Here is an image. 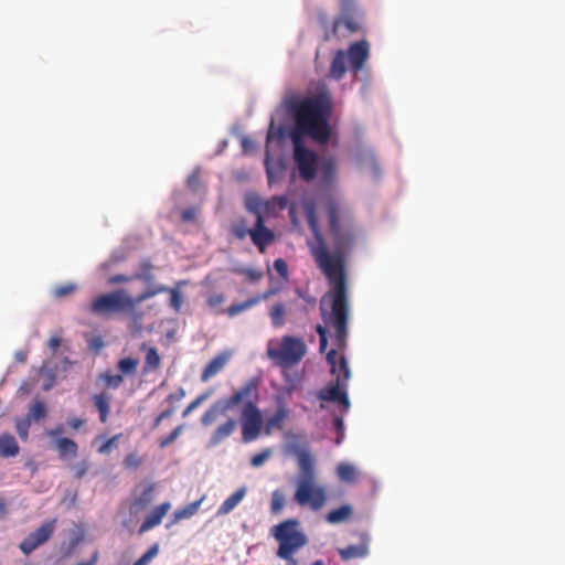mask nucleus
Masks as SVG:
<instances>
[{"instance_id": "obj_27", "label": "nucleus", "mask_w": 565, "mask_h": 565, "mask_svg": "<svg viewBox=\"0 0 565 565\" xmlns=\"http://www.w3.org/2000/svg\"><path fill=\"white\" fill-rule=\"evenodd\" d=\"M271 324L275 328H281L285 323L286 307L282 302H276L269 310Z\"/></svg>"}, {"instance_id": "obj_9", "label": "nucleus", "mask_w": 565, "mask_h": 565, "mask_svg": "<svg viewBox=\"0 0 565 565\" xmlns=\"http://www.w3.org/2000/svg\"><path fill=\"white\" fill-rule=\"evenodd\" d=\"M294 159L301 180L305 182H311L318 174V166L320 162L318 154L306 148L297 138H295Z\"/></svg>"}, {"instance_id": "obj_20", "label": "nucleus", "mask_w": 565, "mask_h": 565, "mask_svg": "<svg viewBox=\"0 0 565 565\" xmlns=\"http://www.w3.org/2000/svg\"><path fill=\"white\" fill-rule=\"evenodd\" d=\"M247 488L241 487L232 493L218 508L217 515H226L232 512L246 495Z\"/></svg>"}, {"instance_id": "obj_52", "label": "nucleus", "mask_w": 565, "mask_h": 565, "mask_svg": "<svg viewBox=\"0 0 565 565\" xmlns=\"http://www.w3.org/2000/svg\"><path fill=\"white\" fill-rule=\"evenodd\" d=\"M131 280H135V278H132V276L114 275L108 278V284L109 285L124 284V282H128Z\"/></svg>"}, {"instance_id": "obj_12", "label": "nucleus", "mask_w": 565, "mask_h": 565, "mask_svg": "<svg viewBox=\"0 0 565 565\" xmlns=\"http://www.w3.org/2000/svg\"><path fill=\"white\" fill-rule=\"evenodd\" d=\"M345 55L351 71L356 74L369 57V43L364 39L353 43Z\"/></svg>"}, {"instance_id": "obj_2", "label": "nucleus", "mask_w": 565, "mask_h": 565, "mask_svg": "<svg viewBox=\"0 0 565 565\" xmlns=\"http://www.w3.org/2000/svg\"><path fill=\"white\" fill-rule=\"evenodd\" d=\"M259 402V381L249 379L243 386L233 392L228 397L221 398L213 403L202 415L203 426L213 424L218 416L226 415L234 407L239 408V424L242 429V440L245 444L256 440L264 426V418Z\"/></svg>"}, {"instance_id": "obj_53", "label": "nucleus", "mask_w": 565, "mask_h": 565, "mask_svg": "<svg viewBox=\"0 0 565 565\" xmlns=\"http://www.w3.org/2000/svg\"><path fill=\"white\" fill-rule=\"evenodd\" d=\"M277 292H278L277 288H269L266 291H264L263 294L255 296L254 298L257 299V305H258L260 301L271 298Z\"/></svg>"}, {"instance_id": "obj_28", "label": "nucleus", "mask_w": 565, "mask_h": 565, "mask_svg": "<svg viewBox=\"0 0 565 565\" xmlns=\"http://www.w3.org/2000/svg\"><path fill=\"white\" fill-rule=\"evenodd\" d=\"M288 198L286 195H276L269 200H265V211L267 215L275 213L276 211H282L287 207Z\"/></svg>"}, {"instance_id": "obj_35", "label": "nucleus", "mask_w": 565, "mask_h": 565, "mask_svg": "<svg viewBox=\"0 0 565 565\" xmlns=\"http://www.w3.org/2000/svg\"><path fill=\"white\" fill-rule=\"evenodd\" d=\"M159 544H152L149 550L139 557L132 565H149L152 559L159 554Z\"/></svg>"}, {"instance_id": "obj_23", "label": "nucleus", "mask_w": 565, "mask_h": 565, "mask_svg": "<svg viewBox=\"0 0 565 565\" xmlns=\"http://www.w3.org/2000/svg\"><path fill=\"white\" fill-rule=\"evenodd\" d=\"M55 448L61 459H66L68 457L74 458L78 450L77 444L73 439L66 437L57 438L55 441Z\"/></svg>"}, {"instance_id": "obj_39", "label": "nucleus", "mask_w": 565, "mask_h": 565, "mask_svg": "<svg viewBox=\"0 0 565 565\" xmlns=\"http://www.w3.org/2000/svg\"><path fill=\"white\" fill-rule=\"evenodd\" d=\"M100 377L104 380L106 385L111 388H118L124 382L121 374L104 373L100 375Z\"/></svg>"}, {"instance_id": "obj_38", "label": "nucleus", "mask_w": 565, "mask_h": 565, "mask_svg": "<svg viewBox=\"0 0 565 565\" xmlns=\"http://www.w3.org/2000/svg\"><path fill=\"white\" fill-rule=\"evenodd\" d=\"M340 358H344L343 355H339L335 349H331L327 353V361L331 367L332 374H340Z\"/></svg>"}, {"instance_id": "obj_10", "label": "nucleus", "mask_w": 565, "mask_h": 565, "mask_svg": "<svg viewBox=\"0 0 565 565\" xmlns=\"http://www.w3.org/2000/svg\"><path fill=\"white\" fill-rule=\"evenodd\" d=\"M54 521L43 523L34 532L30 533L20 544V550L24 554H30L40 545L45 543L53 534Z\"/></svg>"}, {"instance_id": "obj_47", "label": "nucleus", "mask_w": 565, "mask_h": 565, "mask_svg": "<svg viewBox=\"0 0 565 565\" xmlns=\"http://www.w3.org/2000/svg\"><path fill=\"white\" fill-rule=\"evenodd\" d=\"M87 469L88 465L86 461H82L72 466V472L76 479H82L86 475Z\"/></svg>"}, {"instance_id": "obj_42", "label": "nucleus", "mask_w": 565, "mask_h": 565, "mask_svg": "<svg viewBox=\"0 0 565 565\" xmlns=\"http://www.w3.org/2000/svg\"><path fill=\"white\" fill-rule=\"evenodd\" d=\"M76 289V286L72 282H68V284H65V285H61V286H57L54 291H53V295L55 298H64L66 296H70L71 294H73Z\"/></svg>"}, {"instance_id": "obj_25", "label": "nucleus", "mask_w": 565, "mask_h": 565, "mask_svg": "<svg viewBox=\"0 0 565 565\" xmlns=\"http://www.w3.org/2000/svg\"><path fill=\"white\" fill-rule=\"evenodd\" d=\"M246 210L254 214L256 220L258 217H264L267 215V211H265V200L256 194L248 195L245 201Z\"/></svg>"}, {"instance_id": "obj_6", "label": "nucleus", "mask_w": 565, "mask_h": 565, "mask_svg": "<svg viewBox=\"0 0 565 565\" xmlns=\"http://www.w3.org/2000/svg\"><path fill=\"white\" fill-rule=\"evenodd\" d=\"M300 522L296 519H288L273 529V535L279 546L276 555L279 558H289L298 550L307 545L308 537L299 530Z\"/></svg>"}, {"instance_id": "obj_55", "label": "nucleus", "mask_w": 565, "mask_h": 565, "mask_svg": "<svg viewBox=\"0 0 565 565\" xmlns=\"http://www.w3.org/2000/svg\"><path fill=\"white\" fill-rule=\"evenodd\" d=\"M181 217L184 222H192L195 218V210L192 207L183 210Z\"/></svg>"}, {"instance_id": "obj_3", "label": "nucleus", "mask_w": 565, "mask_h": 565, "mask_svg": "<svg viewBox=\"0 0 565 565\" xmlns=\"http://www.w3.org/2000/svg\"><path fill=\"white\" fill-rule=\"evenodd\" d=\"M296 130L317 142L327 143L331 136L329 117L331 106L327 95L320 94L292 105Z\"/></svg>"}, {"instance_id": "obj_37", "label": "nucleus", "mask_w": 565, "mask_h": 565, "mask_svg": "<svg viewBox=\"0 0 565 565\" xmlns=\"http://www.w3.org/2000/svg\"><path fill=\"white\" fill-rule=\"evenodd\" d=\"M252 228H247L246 223L244 221L236 222L231 227V233L237 239H244L247 235L250 237Z\"/></svg>"}, {"instance_id": "obj_18", "label": "nucleus", "mask_w": 565, "mask_h": 565, "mask_svg": "<svg viewBox=\"0 0 565 565\" xmlns=\"http://www.w3.org/2000/svg\"><path fill=\"white\" fill-rule=\"evenodd\" d=\"M20 451L19 444L14 436L9 433L0 435V456L3 458L15 457Z\"/></svg>"}, {"instance_id": "obj_32", "label": "nucleus", "mask_w": 565, "mask_h": 565, "mask_svg": "<svg viewBox=\"0 0 565 565\" xmlns=\"http://www.w3.org/2000/svg\"><path fill=\"white\" fill-rule=\"evenodd\" d=\"M153 484L146 486L142 493L135 499L134 505L140 509L147 508L153 500Z\"/></svg>"}, {"instance_id": "obj_13", "label": "nucleus", "mask_w": 565, "mask_h": 565, "mask_svg": "<svg viewBox=\"0 0 565 565\" xmlns=\"http://www.w3.org/2000/svg\"><path fill=\"white\" fill-rule=\"evenodd\" d=\"M170 509H171L170 502H163V503L159 504L154 510H152L146 516V519L143 520V522L141 523V525L138 530V533L143 534V533L150 531L151 529L158 526L161 523L163 516L169 512Z\"/></svg>"}, {"instance_id": "obj_43", "label": "nucleus", "mask_w": 565, "mask_h": 565, "mask_svg": "<svg viewBox=\"0 0 565 565\" xmlns=\"http://www.w3.org/2000/svg\"><path fill=\"white\" fill-rule=\"evenodd\" d=\"M170 306L175 311H179L181 309L182 302H183V296L181 291L178 289H170Z\"/></svg>"}, {"instance_id": "obj_36", "label": "nucleus", "mask_w": 565, "mask_h": 565, "mask_svg": "<svg viewBox=\"0 0 565 565\" xmlns=\"http://www.w3.org/2000/svg\"><path fill=\"white\" fill-rule=\"evenodd\" d=\"M287 412L284 407H280L276 411V413L267 419L266 428L267 433L274 427H279L282 420L286 418Z\"/></svg>"}, {"instance_id": "obj_57", "label": "nucleus", "mask_w": 565, "mask_h": 565, "mask_svg": "<svg viewBox=\"0 0 565 565\" xmlns=\"http://www.w3.org/2000/svg\"><path fill=\"white\" fill-rule=\"evenodd\" d=\"M84 424V420L81 419V418H72L70 422H68V425L71 426L72 429L74 430H77L78 428L82 427V425Z\"/></svg>"}, {"instance_id": "obj_59", "label": "nucleus", "mask_w": 565, "mask_h": 565, "mask_svg": "<svg viewBox=\"0 0 565 565\" xmlns=\"http://www.w3.org/2000/svg\"><path fill=\"white\" fill-rule=\"evenodd\" d=\"M198 182H199V174L198 173L191 174L190 178L188 179V185L191 189H194L196 186Z\"/></svg>"}, {"instance_id": "obj_62", "label": "nucleus", "mask_w": 565, "mask_h": 565, "mask_svg": "<svg viewBox=\"0 0 565 565\" xmlns=\"http://www.w3.org/2000/svg\"><path fill=\"white\" fill-rule=\"evenodd\" d=\"M96 559H97V554H95V555L92 557V559H89L88 562L78 563V564H76V565H95Z\"/></svg>"}, {"instance_id": "obj_30", "label": "nucleus", "mask_w": 565, "mask_h": 565, "mask_svg": "<svg viewBox=\"0 0 565 565\" xmlns=\"http://www.w3.org/2000/svg\"><path fill=\"white\" fill-rule=\"evenodd\" d=\"M153 266L149 259H143L139 265V271L132 276V278L142 280L145 282H151L153 280L152 274Z\"/></svg>"}, {"instance_id": "obj_48", "label": "nucleus", "mask_w": 565, "mask_h": 565, "mask_svg": "<svg viewBox=\"0 0 565 565\" xmlns=\"http://www.w3.org/2000/svg\"><path fill=\"white\" fill-rule=\"evenodd\" d=\"M334 428L337 429L338 437H337V445H340L342 443L343 436H344V423L342 417L337 416L333 420Z\"/></svg>"}, {"instance_id": "obj_51", "label": "nucleus", "mask_w": 565, "mask_h": 565, "mask_svg": "<svg viewBox=\"0 0 565 565\" xmlns=\"http://www.w3.org/2000/svg\"><path fill=\"white\" fill-rule=\"evenodd\" d=\"M185 396V390L183 387H179L178 390H175L173 393L169 394L167 396V402L170 403V404H173L175 402H179L181 401L182 398H184Z\"/></svg>"}, {"instance_id": "obj_11", "label": "nucleus", "mask_w": 565, "mask_h": 565, "mask_svg": "<svg viewBox=\"0 0 565 565\" xmlns=\"http://www.w3.org/2000/svg\"><path fill=\"white\" fill-rule=\"evenodd\" d=\"M250 239L262 254L265 253L266 248L275 241V233L266 227L264 217L256 220L252 227Z\"/></svg>"}, {"instance_id": "obj_56", "label": "nucleus", "mask_w": 565, "mask_h": 565, "mask_svg": "<svg viewBox=\"0 0 565 565\" xmlns=\"http://www.w3.org/2000/svg\"><path fill=\"white\" fill-rule=\"evenodd\" d=\"M17 430H18L19 436L22 439H26V437H28V425H23V424L19 423L17 425Z\"/></svg>"}, {"instance_id": "obj_63", "label": "nucleus", "mask_w": 565, "mask_h": 565, "mask_svg": "<svg viewBox=\"0 0 565 565\" xmlns=\"http://www.w3.org/2000/svg\"><path fill=\"white\" fill-rule=\"evenodd\" d=\"M284 559L287 561L286 565H298V561L294 557V555H290L289 558H284Z\"/></svg>"}, {"instance_id": "obj_24", "label": "nucleus", "mask_w": 565, "mask_h": 565, "mask_svg": "<svg viewBox=\"0 0 565 565\" xmlns=\"http://www.w3.org/2000/svg\"><path fill=\"white\" fill-rule=\"evenodd\" d=\"M347 55L344 51H338L333 56L330 66V76L334 79H341L347 72Z\"/></svg>"}, {"instance_id": "obj_22", "label": "nucleus", "mask_w": 565, "mask_h": 565, "mask_svg": "<svg viewBox=\"0 0 565 565\" xmlns=\"http://www.w3.org/2000/svg\"><path fill=\"white\" fill-rule=\"evenodd\" d=\"M353 515V508L350 504H342L341 507L331 510L326 515V521L330 524H340L349 521Z\"/></svg>"}, {"instance_id": "obj_14", "label": "nucleus", "mask_w": 565, "mask_h": 565, "mask_svg": "<svg viewBox=\"0 0 565 565\" xmlns=\"http://www.w3.org/2000/svg\"><path fill=\"white\" fill-rule=\"evenodd\" d=\"M237 420L235 418H227L223 424L218 425L215 430L212 433L209 446L215 447L222 444L226 438H228L236 429Z\"/></svg>"}, {"instance_id": "obj_5", "label": "nucleus", "mask_w": 565, "mask_h": 565, "mask_svg": "<svg viewBox=\"0 0 565 565\" xmlns=\"http://www.w3.org/2000/svg\"><path fill=\"white\" fill-rule=\"evenodd\" d=\"M168 290L164 286L159 287L154 290H147L136 298L130 297L126 290L118 289L111 292L103 294L97 296L90 303L89 310L96 316H110L114 313H120L130 311L136 308L137 305L145 300L153 297L158 292Z\"/></svg>"}, {"instance_id": "obj_21", "label": "nucleus", "mask_w": 565, "mask_h": 565, "mask_svg": "<svg viewBox=\"0 0 565 565\" xmlns=\"http://www.w3.org/2000/svg\"><path fill=\"white\" fill-rule=\"evenodd\" d=\"M338 553L343 561L363 558L369 554V545L367 542H361L356 545H349L347 547L339 548Z\"/></svg>"}, {"instance_id": "obj_41", "label": "nucleus", "mask_w": 565, "mask_h": 565, "mask_svg": "<svg viewBox=\"0 0 565 565\" xmlns=\"http://www.w3.org/2000/svg\"><path fill=\"white\" fill-rule=\"evenodd\" d=\"M45 413H46V409H45V405L43 402L41 401H36L32 404L31 408H30V416L34 419V420H40L42 419L44 416H45Z\"/></svg>"}, {"instance_id": "obj_33", "label": "nucleus", "mask_w": 565, "mask_h": 565, "mask_svg": "<svg viewBox=\"0 0 565 565\" xmlns=\"http://www.w3.org/2000/svg\"><path fill=\"white\" fill-rule=\"evenodd\" d=\"M139 361L135 358H125L119 360L117 367L122 374H134Z\"/></svg>"}, {"instance_id": "obj_7", "label": "nucleus", "mask_w": 565, "mask_h": 565, "mask_svg": "<svg viewBox=\"0 0 565 565\" xmlns=\"http://www.w3.org/2000/svg\"><path fill=\"white\" fill-rule=\"evenodd\" d=\"M307 345L300 338L284 335L278 348L269 347L267 355L273 363L284 370L297 365L306 355Z\"/></svg>"}, {"instance_id": "obj_19", "label": "nucleus", "mask_w": 565, "mask_h": 565, "mask_svg": "<svg viewBox=\"0 0 565 565\" xmlns=\"http://www.w3.org/2000/svg\"><path fill=\"white\" fill-rule=\"evenodd\" d=\"M92 399L98 411L100 423L105 424L108 420L110 413V395L107 392H102L99 394H94Z\"/></svg>"}, {"instance_id": "obj_29", "label": "nucleus", "mask_w": 565, "mask_h": 565, "mask_svg": "<svg viewBox=\"0 0 565 565\" xmlns=\"http://www.w3.org/2000/svg\"><path fill=\"white\" fill-rule=\"evenodd\" d=\"M257 305V299L254 297H250L246 299L245 301L232 303L226 310V315L231 318L242 313L245 310H248Z\"/></svg>"}, {"instance_id": "obj_44", "label": "nucleus", "mask_w": 565, "mask_h": 565, "mask_svg": "<svg viewBox=\"0 0 565 565\" xmlns=\"http://www.w3.org/2000/svg\"><path fill=\"white\" fill-rule=\"evenodd\" d=\"M209 393H204L199 395L194 401H192L186 408L183 411L182 416L186 417L190 415L191 412H193L196 407H199L207 397Z\"/></svg>"}, {"instance_id": "obj_26", "label": "nucleus", "mask_w": 565, "mask_h": 565, "mask_svg": "<svg viewBox=\"0 0 565 565\" xmlns=\"http://www.w3.org/2000/svg\"><path fill=\"white\" fill-rule=\"evenodd\" d=\"M202 500L203 499L196 500L194 502H191L190 504H188L186 507H184L182 509L175 510L173 512L171 523L168 524L167 526L169 527L171 524H175V523L180 522L181 520L189 519L192 515H194L198 512Z\"/></svg>"}, {"instance_id": "obj_61", "label": "nucleus", "mask_w": 565, "mask_h": 565, "mask_svg": "<svg viewBox=\"0 0 565 565\" xmlns=\"http://www.w3.org/2000/svg\"><path fill=\"white\" fill-rule=\"evenodd\" d=\"M63 427L62 426H57L55 427L54 429H51L50 431H47V435L51 436V437H57L60 436L62 433H63Z\"/></svg>"}, {"instance_id": "obj_1", "label": "nucleus", "mask_w": 565, "mask_h": 565, "mask_svg": "<svg viewBox=\"0 0 565 565\" xmlns=\"http://www.w3.org/2000/svg\"><path fill=\"white\" fill-rule=\"evenodd\" d=\"M329 232L333 249L330 250L319 228L313 211L307 215L309 228L315 242H309L311 256L331 285L330 292L320 300V313L324 326L318 324L316 331L320 338V352L328 345V328L334 330V344L342 350L347 345L350 306L345 277V257L356 242L355 231L351 225H342L335 203L328 205Z\"/></svg>"}, {"instance_id": "obj_4", "label": "nucleus", "mask_w": 565, "mask_h": 565, "mask_svg": "<svg viewBox=\"0 0 565 565\" xmlns=\"http://www.w3.org/2000/svg\"><path fill=\"white\" fill-rule=\"evenodd\" d=\"M296 456L299 476L296 480L294 500L301 508L320 511L328 501V493L326 487L317 481L315 459L307 449H299Z\"/></svg>"}, {"instance_id": "obj_64", "label": "nucleus", "mask_w": 565, "mask_h": 565, "mask_svg": "<svg viewBox=\"0 0 565 565\" xmlns=\"http://www.w3.org/2000/svg\"><path fill=\"white\" fill-rule=\"evenodd\" d=\"M15 358H17V360H18V361H20V362H24V361H25V359H26V354H25L24 352H18V353L15 354Z\"/></svg>"}, {"instance_id": "obj_49", "label": "nucleus", "mask_w": 565, "mask_h": 565, "mask_svg": "<svg viewBox=\"0 0 565 565\" xmlns=\"http://www.w3.org/2000/svg\"><path fill=\"white\" fill-rule=\"evenodd\" d=\"M225 301L223 294H212L207 297L206 303L210 308H216Z\"/></svg>"}, {"instance_id": "obj_40", "label": "nucleus", "mask_w": 565, "mask_h": 565, "mask_svg": "<svg viewBox=\"0 0 565 565\" xmlns=\"http://www.w3.org/2000/svg\"><path fill=\"white\" fill-rule=\"evenodd\" d=\"M183 425L177 426L168 436L159 440V447L166 448L171 445L182 433Z\"/></svg>"}, {"instance_id": "obj_31", "label": "nucleus", "mask_w": 565, "mask_h": 565, "mask_svg": "<svg viewBox=\"0 0 565 565\" xmlns=\"http://www.w3.org/2000/svg\"><path fill=\"white\" fill-rule=\"evenodd\" d=\"M338 477L345 482H354L356 479V470L350 463H340L337 467Z\"/></svg>"}, {"instance_id": "obj_54", "label": "nucleus", "mask_w": 565, "mask_h": 565, "mask_svg": "<svg viewBox=\"0 0 565 565\" xmlns=\"http://www.w3.org/2000/svg\"><path fill=\"white\" fill-rule=\"evenodd\" d=\"M61 344H62V339L58 335H52L47 343L52 353H55L57 351V349L61 347Z\"/></svg>"}, {"instance_id": "obj_45", "label": "nucleus", "mask_w": 565, "mask_h": 565, "mask_svg": "<svg viewBox=\"0 0 565 565\" xmlns=\"http://www.w3.org/2000/svg\"><path fill=\"white\" fill-rule=\"evenodd\" d=\"M270 455L271 451L269 449L258 452L252 457L250 465L253 467H260L270 457Z\"/></svg>"}, {"instance_id": "obj_17", "label": "nucleus", "mask_w": 565, "mask_h": 565, "mask_svg": "<svg viewBox=\"0 0 565 565\" xmlns=\"http://www.w3.org/2000/svg\"><path fill=\"white\" fill-rule=\"evenodd\" d=\"M228 359L230 355L225 352L214 356L202 371L201 381L207 382L211 377L215 376L226 365Z\"/></svg>"}, {"instance_id": "obj_60", "label": "nucleus", "mask_w": 565, "mask_h": 565, "mask_svg": "<svg viewBox=\"0 0 565 565\" xmlns=\"http://www.w3.org/2000/svg\"><path fill=\"white\" fill-rule=\"evenodd\" d=\"M8 514L7 501L0 497V518H4Z\"/></svg>"}, {"instance_id": "obj_50", "label": "nucleus", "mask_w": 565, "mask_h": 565, "mask_svg": "<svg viewBox=\"0 0 565 565\" xmlns=\"http://www.w3.org/2000/svg\"><path fill=\"white\" fill-rule=\"evenodd\" d=\"M274 268L276 269V271L284 278L287 277L288 275V266H287V263L282 259V258H277L275 262H274Z\"/></svg>"}, {"instance_id": "obj_16", "label": "nucleus", "mask_w": 565, "mask_h": 565, "mask_svg": "<svg viewBox=\"0 0 565 565\" xmlns=\"http://www.w3.org/2000/svg\"><path fill=\"white\" fill-rule=\"evenodd\" d=\"M140 350L146 352L142 374L147 375L149 373L156 372L161 365V356L158 352V349L154 347H148L147 343L143 342L140 347Z\"/></svg>"}, {"instance_id": "obj_8", "label": "nucleus", "mask_w": 565, "mask_h": 565, "mask_svg": "<svg viewBox=\"0 0 565 565\" xmlns=\"http://www.w3.org/2000/svg\"><path fill=\"white\" fill-rule=\"evenodd\" d=\"M350 375L351 373L347 359L340 358V374L337 375L334 382H331L318 392V398L326 402L337 403L342 407L343 412H348L350 408V401L347 387Z\"/></svg>"}, {"instance_id": "obj_46", "label": "nucleus", "mask_w": 565, "mask_h": 565, "mask_svg": "<svg viewBox=\"0 0 565 565\" xmlns=\"http://www.w3.org/2000/svg\"><path fill=\"white\" fill-rule=\"evenodd\" d=\"M241 273L246 277V279L250 282H256L263 277V273L253 268H244Z\"/></svg>"}, {"instance_id": "obj_58", "label": "nucleus", "mask_w": 565, "mask_h": 565, "mask_svg": "<svg viewBox=\"0 0 565 565\" xmlns=\"http://www.w3.org/2000/svg\"><path fill=\"white\" fill-rule=\"evenodd\" d=\"M173 414H174V408L170 407L168 409L162 411L158 416H159V419L163 420V419L170 418Z\"/></svg>"}, {"instance_id": "obj_15", "label": "nucleus", "mask_w": 565, "mask_h": 565, "mask_svg": "<svg viewBox=\"0 0 565 565\" xmlns=\"http://www.w3.org/2000/svg\"><path fill=\"white\" fill-rule=\"evenodd\" d=\"M318 174L323 185L333 183L337 177V162L333 157H323L318 166Z\"/></svg>"}, {"instance_id": "obj_34", "label": "nucleus", "mask_w": 565, "mask_h": 565, "mask_svg": "<svg viewBox=\"0 0 565 565\" xmlns=\"http://www.w3.org/2000/svg\"><path fill=\"white\" fill-rule=\"evenodd\" d=\"M285 505V495L280 490H275L271 493L270 511L274 514H278L282 511Z\"/></svg>"}]
</instances>
